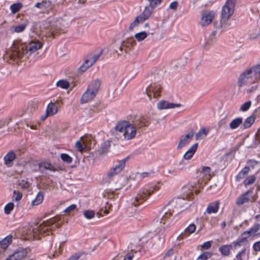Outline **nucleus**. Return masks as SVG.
Wrapping results in <instances>:
<instances>
[{
  "label": "nucleus",
  "mask_w": 260,
  "mask_h": 260,
  "mask_svg": "<svg viewBox=\"0 0 260 260\" xmlns=\"http://www.w3.org/2000/svg\"><path fill=\"white\" fill-rule=\"evenodd\" d=\"M260 81V64L251 67L245 70L239 76L238 86L244 92L249 93L255 91L257 83Z\"/></svg>",
  "instance_id": "nucleus-1"
},
{
  "label": "nucleus",
  "mask_w": 260,
  "mask_h": 260,
  "mask_svg": "<svg viewBox=\"0 0 260 260\" xmlns=\"http://www.w3.org/2000/svg\"><path fill=\"white\" fill-rule=\"evenodd\" d=\"M41 42L36 40L32 41L28 44L19 42H15L11 50L7 53L8 56L12 60L21 59L23 56H28L40 49L42 47Z\"/></svg>",
  "instance_id": "nucleus-2"
},
{
  "label": "nucleus",
  "mask_w": 260,
  "mask_h": 260,
  "mask_svg": "<svg viewBox=\"0 0 260 260\" xmlns=\"http://www.w3.org/2000/svg\"><path fill=\"white\" fill-rule=\"evenodd\" d=\"M186 203V200L183 198H179L175 201H171L165 207L162 212L159 214L157 220L159 221L160 223L165 224L171 215L179 213Z\"/></svg>",
  "instance_id": "nucleus-3"
},
{
  "label": "nucleus",
  "mask_w": 260,
  "mask_h": 260,
  "mask_svg": "<svg viewBox=\"0 0 260 260\" xmlns=\"http://www.w3.org/2000/svg\"><path fill=\"white\" fill-rule=\"evenodd\" d=\"M115 128L122 140H131L135 137L137 134L136 126L126 121L119 122Z\"/></svg>",
  "instance_id": "nucleus-4"
},
{
  "label": "nucleus",
  "mask_w": 260,
  "mask_h": 260,
  "mask_svg": "<svg viewBox=\"0 0 260 260\" xmlns=\"http://www.w3.org/2000/svg\"><path fill=\"white\" fill-rule=\"evenodd\" d=\"M63 224L60 217L56 216L46 221H44L39 225L36 226V231L39 236H44L49 235L51 231L55 228H58Z\"/></svg>",
  "instance_id": "nucleus-5"
},
{
  "label": "nucleus",
  "mask_w": 260,
  "mask_h": 260,
  "mask_svg": "<svg viewBox=\"0 0 260 260\" xmlns=\"http://www.w3.org/2000/svg\"><path fill=\"white\" fill-rule=\"evenodd\" d=\"M159 189L158 185L145 187L141 189L136 197L133 199L132 204L134 207H137L145 201L148 197L154 191Z\"/></svg>",
  "instance_id": "nucleus-6"
},
{
  "label": "nucleus",
  "mask_w": 260,
  "mask_h": 260,
  "mask_svg": "<svg viewBox=\"0 0 260 260\" xmlns=\"http://www.w3.org/2000/svg\"><path fill=\"white\" fill-rule=\"evenodd\" d=\"M101 85L100 81L96 80L91 82L86 91L82 95L81 102L85 103L92 100L97 94Z\"/></svg>",
  "instance_id": "nucleus-7"
},
{
  "label": "nucleus",
  "mask_w": 260,
  "mask_h": 260,
  "mask_svg": "<svg viewBox=\"0 0 260 260\" xmlns=\"http://www.w3.org/2000/svg\"><path fill=\"white\" fill-rule=\"evenodd\" d=\"M95 144V140L91 135L87 134L77 141L75 144V148L80 152H82L87 148H90Z\"/></svg>",
  "instance_id": "nucleus-8"
},
{
  "label": "nucleus",
  "mask_w": 260,
  "mask_h": 260,
  "mask_svg": "<svg viewBox=\"0 0 260 260\" xmlns=\"http://www.w3.org/2000/svg\"><path fill=\"white\" fill-rule=\"evenodd\" d=\"M102 54V50L101 49H98L88 54L86 56L84 62L79 68L80 71L81 72H85L98 60Z\"/></svg>",
  "instance_id": "nucleus-9"
},
{
  "label": "nucleus",
  "mask_w": 260,
  "mask_h": 260,
  "mask_svg": "<svg viewBox=\"0 0 260 260\" xmlns=\"http://www.w3.org/2000/svg\"><path fill=\"white\" fill-rule=\"evenodd\" d=\"M125 165V159H122L118 161L114 167L110 170L107 175L104 178V182L105 183L110 182L111 179L122 170Z\"/></svg>",
  "instance_id": "nucleus-10"
},
{
  "label": "nucleus",
  "mask_w": 260,
  "mask_h": 260,
  "mask_svg": "<svg viewBox=\"0 0 260 260\" xmlns=\"http://www.w3.org/2000/svg\"><path fill=\"white\" fill-rule=\"evenodd\" d=\"M235 0H227L222 7L221 16L222 20H228L234 13L235 10Z\"/></svg>",
  "instance_id": "nucleus-11"
},
{
  "label": "nucleus",
  "mask_w": 260,
  "mask_h": 260,
  "mask_svg": "<svg viewBox=\"0 0 260 260\" xmlns=\"http://www.w3.org/2000/svg\"><path fill=\"white\" fill-rule=\"evenodd\" d=\"M198 171V177L202 180L200 182L201 185L202 182L206 184L210 180L211 169L209 167L201 166L199 168Z\"/></svg>",
  "instance_id": "nucleus-12"
},
{
  "label": "nucleus",
  "mask_w": 260,
  "mask_h": 260,
  "mask_svg": "<svg viewBox=\"0 0 260 260\" xmlns=\"http://www.w3.org/2000/svg\"><path fill=\"white\" fill-rule=\"evenodd\" d=\"M215 16V13L213 11H206L202 15L200 25L202 27H206L210 24Z\"/></svg>",
  "instance_id": "nucleus-13"
},
{
  "label": "nucleus",
  "mask_w": 260,
  "mask_h": 260,
  "mask_svg": "<svg viewBox=\"0 0 260 260\" xmlns=\"http://www.w3.org/2000/svg\"><path fill=\"white\" fill-rule=\"evenodd\" d=\"M194 134L193 130L190 129L185 135L181 136L177 145V148L180 149L187 146L191 140Z\"/></svg>",
  "instance_id": "nucleus-14"
},
{
  "label": "nucleus",
  "mask_w": 260,
  "mask_h": 260,
  "mask_svg": "<svg viewBox=\"0 0 260 260\" xmlns=\"http://www.w3.org/2000/svg\"><path fill=\"white\" fill-rule=\"evenodd\" d=\"M146 91L150 99H151L152 95L154 98H157L160 95L161 87L159 84H153L146 89Z\"/></svg>",
  "instance_id": "nucleus-15"
},
{
  "label": "nucleus",
  "mask_w": 260,
  "mask_h": 260,
  "mask_svg": "<svg viewBox=\"0 0 260 260\" xmlns=\"http://www.w3.org/2000/svg\"><path fill=\"white\" fill-rule=\"evenodd\" d=\"M22 234L25 236L24 239L25 240H31L41 238V237L39 236L38 232L36 231V228L30 227L24 229L22 232Z\"/></svg>",
  "instance_id": "nucleus-16"
},
{
  "label": "nucleus",
  "mask_w": 260,
  "mask_h": 260,
  "mask_svg": "<svg viewBox=\"0 0 260 260\" xmlns=\"http://www.w3.org/2000/svg\"><path fill=\"white\" fill-rule=\"evenodd\" d=\"M254 200L252 197V191L248 190L237 198L236 204L238 205H241L248 202H253Z\"/></svg>",
  "instance_id": "nucleus-17"
},
{
  "label": "nucleus",
  "mask_w": 260,
  "mask_h": 260,
  "mask_svg": "<svg viewBox=\"0 0 260 260\" xmlns=\"http://www.w3.org/2000/svg\"><path fill=\"white\" fill-rule=\"evenodd\" d=\"M132 46V40H127L123 41L121 45L118 48L119 51L116 50V52L117 53L118 55H122L126 53L128 51H129L131 49Z\"/></svg>",
  "instance_id": "nucleus-18"
},
{
  "label": "nucleus",
  "mask_w": 260,
  "mask_h": 260,
  "mask_svg": "<svg viewBox=\"0 0 260 260\" xmlns=\"http://www.w3.org/2000/svg\"><path fill=\"white\" fill-rule=\"evenodd\" d=\"M181 106L180 104H174L167 101H160L157 104V108L160 110L174 109Z\"/></svg>",
  "instance_id": "nucleus-19"
},
{
  "label": "nucleus",
  "mask_w": 260,
  "mask_h": 260,
  "mask_svg": "<svg viewBox=\"0 0 260 260\" xmlns=\"http://www.w3.org/2000/svg\"><path fill=\"white\" fill-rule=\"evenodd\" d=\"M184 164L183 161H180L179 163L172 166L168 170V173L172 176H176L178 175L181 171L184 168Z\"/></svg>",
  "instance_id": "nucleus-20"
},
{
  "label": "nucleus",
  "mask_w": 260,
  "mask_h": 260,
  "mask_svg": "<svg viewBox=\"0 0 260 260\" xmlns=\"http://www.w3.org/2000/svg\"><path fill=\"white\" fill-rule=\"evenodd\" d=\"M51 1L49 0L43 1L41 3H37L35 5V7L43 10V13H48L52 9Z\"/></svg>",
  "instance_id": "nucleus-21"
},
{
  "label": "nucleus",
  "mask_w": 260,
  "mask_h": 260,
  "mask_svg": "<svg viewBox=\"0 0 260 260\" xmlns=\"http://www.w3.org/2000/svg\"><path fill=\"white\" fill-rule=\"evenodd\" d=\"M76 86V78L75 76H68L66 77V90L69 93Z\"/></svg>",
  "instance_id": "nucleus-22"
},
{
  "label": "nucleus",
  "mask_w": 260,
  "mask_h": 260,
  "mask_svg": "<svg viewBox=\"0 0 260 260\" xmlns=\"http://www.w3.org/2000/svg\"><path fill=\"white\" fill-rule=\"evenodd\" d=\"M196 226L193 223L189 224L178 237V239H183L187 237L189 234L194 233L196 231Z\"/></svg>",
  "instance_id": "nucleus-23"
},
{
  "label": "nucleus",
  "mask_w": 260,
  "mask_h": 260,
  "mask_svg": "<svg viewBox=\"0 0 260 260\" xmlns=\"http://www.w3.org/2000/svg\"><path fill=\"white\" fill-rule=\"evenodd\" d=\"M198 147V144L195 143L192 145L189 149L185 153L183 158L186 160H189L192 158L195 152H196Z\"/></svg>",
  "instance_id": "nucleus-24"
},
{
  "label": "nucleus",
  "mask_w": 260,
  "mask_h": 260,
  "mask_svg": "<svg viewBox=\"0 0 260 260\" xmlns=\"http://www.w3.org/2000/svg\"><path fill=\"white\" fill-rule=\"evenodd\" d=\"M219 207L218 202H215L210 203L207 208L206 211L209 214L216 213L217 212Z\"/></svg>",
  "instance_id": "nucleus-25"
},
{
  "label": "nucleus",
  "mask_w": 260,
  "mask_h": 260,
  "mask_svg": "<svg viewBox=\"0 0 260 260\" xmlns=\"http://www.w3.org/2000/svg\"><path fill=\"white\" fill-rule=\"evenodd\" d=\"M16 158V155L15 153L12 151L9 152L4 157L5 164L10 167L12 162Z\"/></svg>",
  "instance_id": "nucleus-26"
},
{
  "label": "nucleus",
  "mask_w": 260,
  "mask_h": 260,
  "mask_svg": "<svg viewBox=\"0 0 260 260\" xmlns=\"http://www.w3.org/2000/svg\"><path fill=\"white\" fill-rule=\"evenodd\" d=\"M208 128H202L195 135L196 139L200 140L205 138L209 133Z\"/></svg>",
  "instance_id": "nucleus-27"
},
{
  "label": "nucleus",
  "mask_w": 260,
  "mask_h": 260,
  "mask_svg": "<svg viewBox=\"0 0 260 260\" xmlns=\"http://www.w3.org/2000/svg\"><path fill=\"white\" fill-rule=\"evenodd\" d=\"M27 253L26 249H22L17 251L11 255L16 260H21L26 256Z\"/></svg>",
  "instance_id": "nucleus-28"
},
{
  "label": "nucleus",
  "mask_w": 260,
  "mask_h": 260,
  "mask_svg": "<svg viewBox=\"0 0 260 260\" xmlns=\"http://www.w3.org/2000/svg\"><path fill=\"white\" fill-rule=\"evenodd\" d=\"M46 113L49 116H52L57 112V108L54 103H50L46 109Z\"/></svg>",
  "instance_id": "nucleus-29"
},
{
  "label": "nucleus",
  "mask_w": 260,
  "mask_h": 260,
  "mask_svg": "<svg viewBox=\"0 0 260 260\" xmlns=\"http://www.w3.org/2000/svg\"><path fill=\"white\" fill-rule=\"evenodd\" d=\"M148 120L145 117H141L134 122V124L136 126L137 128H141L143 126H146L149 124Z\"/></svg>",
  "instance_id": "nucleus-30"
},
{
  "label": "nucleus",
  "mask_w": 260,
  "mask_h": 260,
  "mask_svg": "<svg viewBox=\"0 0 260 260\" xmlns=\"http://www.w3.org/2000/svg\"><path fill=\"white\" fill-rule=\"evenodd\" d=\"M63 243L59 244L55 247V249L51 255H49L50 258H55L60 255L63 250Z\"/></svg>",
  "instance_id": "nucleus-31"
},
{
  "label": "nucleus",
  "mask_w": 260,
  "mask_h": 260,
  "mask_svg": "<svg viewBox=\"0 0 260 260\" xmlns=\"http://www.w3.org/2000/svg\"><path fill=\"white\" fill-rule=\"evenodd\" d=\"M243 123V119L241 117H238L233 119L230 123V127L231 129H235L239 127Z\"/></svg>",
  "instance_id": "nucleus-32"
},
{
  "label": "nucleus",
  "mask_w": 260,
  "mask_h": 260,
  "mask_svg": "<svg viewBox=\"0 0 260 260\" xmlns=\"http://www.w3.org/2000/svg\"><path fill=\"white\" fill-rule=\"evenodd\" d=\"M39 168L40 171L44 170H49L50 171H55V168L49 162L43 161L39 164Z\"/></svg>",
  "instance_id": "nucleus-33"
},
{
  "label": "nucleus",
  "mask_w": 260,
  "mask_h": 260,
  "mask_svg": "<svg viewBox=\"0 0 260 260\" xmlns=\"http://www.w3.org/2000/svg\"><path fill=\"white\" fill-rule=\"evenodd\" d=\"M232 246L231 245H223L219 247V250L223 256H228L230 254Z\"/></svg>",
  "instance_id": "nucleus-34"
},
{
  "label": "nucleus",
  "mask_w": 260,
  "mask_h": 260,
  "mask_svg": "<svg viewBox=\"0 0 260 260\" xmlns=\"http://www.w3.org/2000/svg\"><path fill=\"white\" fill-rule=\"evenodd\" d=\"M12 242V236H8L0 241V247L6 249Z\"/></svg>",
  "instance_id": "nucleus-35"
},
{
  "label": "nucleus",
  "mask_w": 260,
  "mask_h": 260,
  "mask_svg": "<svg viewBox=\"0 0 260 260\" xmlns=\"http://www.w3.org/2000/svg\"><path fill=\"white\" fill-rule=\"evenodd\" d=\"M247 243V237H242L233 242L234 247L237 248L239 247L245 245Z\"/></svg>",
  "instance_id": "nucleus-36"
},
{
  "label": "nucleus",
  "mask_w": 260,
  "mask_h": 260,
  "mask_svg": "<svg viewBox=\"0 0 260 260\" xmlns=\"http://www.w3.org/2000/svg\"><path fill=\"white\" fill-rule=\"evenodd\" d=\"M255 118L254 116L251 115L247 117L244 121L243 126L244 128H247L251 126L254 123Z\"/></svg>",
  "instance_id": "nucleus-37"
},
{
  "label": "nucleus",
  "mask_w": 260,
  "mask_h": 260,
  "mask_svg": "<svg viewBox=\"0 0 260 260\" xmlns=\"http://www.w3.org/2000/svg\"><path fill=\"white\" fill-rule=\"evenodd\" d=\"M151 14V10L148 7H146L143 12L139 15V17H141V19L144 21L147 19Z\"/></svg>",
  "instance_id": "nucleus-38"
},
{
  "label": "nucleus",
  "mask_w": 260,
  "mask_h": 260,
  "mask_svg": "<svg viewBox=\"0 0 260 260\" xmlns=\"http://www.w3.org/2000/svg\"><path fill=\"white\" fill-rule=\"evenodd\" d=\"M23 5L21 3L18 2L12 4L10 6V9L13 14H15L19 11V10L22 8Z\"/></svg>",
  "instance_id": "nucleus-39"
},
{
  "label": "nucleus",
  "mask_w": 260,
  "mask_h": 260,
  "mask_svg": "<svg viewBox=\"0 0 260 260\" xmlns=\"http://www.w3.org/2000/svg\"><path fill=\"white\" fill-rule=\"evenodd\" d=\"M144 21L141 19V17L139 16H137L134 21L130 24L129 29L131 30H133L136 27H137L140 23H143Z\"/></svg>",
  "instance_id": "nucleus-40"
},
{
  "label": "nucleus",
  "mask_w": 260,
  "mask_h": 260,
  "mask_svg": "<svg viewBox=\"0 0 260 260\" xmlns=\"http://www.w3.org/2000/svg\"><path fill=\"white\" fill-rule=\"evenodd\" d=\"M148 35L146 32L143 31L136 33L135 35V38L137 41L141 42L145 40L147 37Z\"/></svg>",
  "instance_id": "nucleus-41"
},
{
  "label": "nucleus",
  "mask_w": 260,
  "mask_h": 260,
  "mask_svg": "<svg viewBox=\"0 0 260 260\" xmlns=\"http://www.w3.org/2000/svg\"><path fill=\"white\" fill-rule=\"evenodd\" d=\"M43 200V194L42 192H40L36 196L35 200L32 201V206H37L40 205Z\"/></svg>",
  "instance_id": "nucleus-42"
},
{
  "label": "nucleus",
  "mask_w": 260,
  "mask_h": 260,
  "mask_svg": "<svg viewBox=\"0 0 260 260\" xmlns=\"http://www.w3.org/2000/svg\"><path fill=\"white\" fill-rule=\"evenodd\" d=\"M260 229V224L256 223L248 231H245L243 233V235L247 234H254Z\"/></svg>",
  "instance_id": "nucleus-43"
},
{
  "label": "nucleus",
  "mask_w": 260,
  "mask_h": 260,
  "mask_svg": "<svg viewBox=\"0 0 260 260\" xmlns=\"http://www.w3.org/2000/svg\"><path fill=\"white\" fill-rule=\"evenodd\" d=\"M83 215L87 219H91L95 216V212L92 210H87L84 211Z\"/></svg>",
  "instance_id": "nucleus-44"
},
{
  "label": "nucleus",
  "mask_w": 260,
  "mask_h": 260,
  "mask_svg": "<svg viewBox=\"0 0 260 260\" xmlns=\"http://www.w3.org/2000/svg\"><path fill=\"white\" fill-rule=\"evenodd\" d=\"M252 103L251 101H247L241 105L239 110L242 112H246L248 111L251 107Z\"/></svg>",
  "instance_id": "nucleus-45"
},
{
  "label": "nucleus",
  "mask_w": 260,
  "mask_h": 260,
  "mask_svg": "<svg viewBox=\"0 0 260 260\" xmlns=\"http://www.w3.org/2000/svg\"><path fill=\"white\" fill-rule=\"evenodd\" d=\"M110 142L109 141H105L102 145V152L103 153H106L110 147Z\"/></svg>",
  "instance_id": "nucleus-46"
},
{
  "label": "nucleus",
  "mask_w": 260,
  "mask_h": 260,
  "mask_svg": "<svg viewBox=\"0 0 260 260\" xmlns=\"http://www.w3.org/2000/svg\"><path fill=\"white\" fill-rule=\"evenodd\" d=\"M14 204L12 202H10L8 204H7L4 208L5 212L6 214H9L10 212L14 208Z\"/></svg>",
  "instance_id": "nucleus-47"
},
{
  "label": "nucleus",
  "mask_w": 260,
  "mask_h": 260,
  "mask_svg": "<svg viewBox=\"0 0 260 260\" xmlns=\"http://www.w3.org/2000/svg\"><path fill=\"white\" fill-rule=\"evenodd\" d=\"M26 27V24H22L18 26H14V31L16 32L19 33L23 31Z\"/></svg>",
  "instance_id": "nucleus-48"
},
{
  "label": "nucleus",
  "mask_w": 260,
  "mask_h": 260,
  "mask_svg": "<svg viewBox=\"0 0 260 260\" xmlns=\"http://www.w3.org/2000/svg\"><path fill=\"white\" fill-rule=\"evenodd\" d=\"M212 254L210 252H206L201 254L199 257L198 259L203 260H207L212 256Z\"/></svg>",
  "instance_id": "nucleus-49"
},
{
  "label": "nucleus",
  "mask_w": 260,
  "mask_h": 260,
  "mask_svg": "<svg viewBox=\"0 0 260 260\" xmlns=\"http://www.w3.org/2000/svg\"><path fill=\"white\" fill-rule=\"evenodd\" d=\"M220 34V32H218L217 30H213L209 35V39L211 41H213L216 39L217 36H218Z\"/></svg>",
  "instance_id": "nucleus-50"
},
{
  "label": "nucleus",
  "mask_w": 260,
  "mask_h": 260,
  "mask_svg": "<svg viewBox=\"0 0 260 260\" xmlns=\"http://www.w3.org/2000/svg\"><path fill=\"white\" fill-rule=\"evenodd\" d=\"M22 197V194L21 192L18 190H15L14 191V200L16 201H19L21 200Z\"/></svg>",
  "instance_id": "nucleus-51"
},
{
  "label": "nucleus",
  "mask_w": 260,
  "mask_h": 260,
  "mask_svg": "<svg viewBox=\"0 0 260 260\" xmlns=\"http://www.w3.org/2000/svg\"><path fill=\"white\" fill-rule=\"evenodd\" d=\"M249 169L248 167H244L238 174L237 177L240 178H243L244 176L247 174L249 172Z\"/></svg>",
  "instance_id": "nucleus-52"
},
{
  "label": "nucleus",
  "mask_w": 260,
  "mask_h": 260,
  "mask_svg": "<svg viewBox=\"0 0 260 260\" xmlns=\"http://www.w3.org/2000/svg\"><path fill=\"white\" fill-rule=\"evenodd\" d=\"M255 180V178L254 176H250L247 177L245 180V184L246 185H249L252 184Z\"/></svg>",
  "instance_id": "nucleus-53"
},
{
  "label": "nucleus",
  "mask_w": 260,
  "mask_h": 260,
  "mask_svg": "<svg viewBox=\"0 0 260 260\" xmlns=\"http://www.w3.org/2000/svg\"><path fill=\"white\" fill-rule=\"evenodd\" d=\"M21 188L23 189L28 188L29 187V183L25 180H22L19 184Z\"/></svg>",
  "instance_id": "nucleus-54"
},
{
  "label": "nucleus",
  "mask_w": 260,
  "mask_h": 260,
  "mask_svg": "<svg viewBox=\"0 0 260 260\" xmlns=\"http://www.w3.org/2000/svg\"><path fill=\"white\" fill-rule=\"evenodd\" d=\"M149 1L152 8H155L158 5H159L161 2V0H149Z\"/></svg>",
  "instance_id": "nucleus-55"
},
{
  "label": "nucleus",
  "mask_w": 260,
  "mask_h": 260,
  "mask_svg": "<svg viewBox=\"0 0 260 260\" xmlns=\"http://www.w3.org/2000/svg\"><path fill=\"white\" fill-rule=\"evenodd\" d=\"M80 256V253H75L70 256L67 260H78Z\"/></svg>",
  "instance_id": "nucleus-56"
},
{
  "label": "nucleus",
  "mask_w": 260,
  "mask_h": 260,
  "mask_svg": "<svg viewBox=\"0 0 260 260\" xmlns=\"http://www.w3.org/2000/svg\"><path fill=\"white\" fill-rule=\"evenodd\" d=\"M245 252V248H244L242 250L238 253L236 255V257L238 260H243L242 256L244 255Z\"/></svg>",
  "instance_id": "nucleus-57"
},
{
  "label": "nucleus",
  "mask_w": 260,
  "mask_h": 260,
  "mask_svg": "<svg viewBox=\"0 0 260 260\" xmlns=\"http://www.w3.org/2000/svg\"><path fill=\"white\" fill-rule=\"evenodd\" d=\"M253 249L256 251H260V241L255 242L253 245Z\"/></svg>",
  "instance_id": "nucleus-58"
},
{
  "label": "nucleus",
  "mask_w": 260,
  "mask_h": 260,
  "mask_svg": "<svg viewBox=\"0 0 260 260\" xmlns=\"http://www.w3.org/2000/svg\"><path fill=\"white\" fill-rule=\"evenodd\" d=\"M211 243L210 241H207V242H205L204 243H203L202 245H201V247L204 248V249H208L209 248H210L211 247Z\"/></svg>",
  "instance_id": "nucleus-59"
},
{
  "label": "nucleus",
  "mask_w": 260,
  "mask_h": 260,
  "mask_svg": "<svg viewBox=\"0 0 260 260\" xmlns=\"http://www.w3.org/2000/svg\"><path fill=\"white\" fill-rule=\"evenodd\" d=\"M77 207L76 205L72 204L69 207L66 208V213H69L73 210H74Z\"/></svg>",
  "instance_id": "nucleus-60"
},
{
  "label": "nucleus",
  "mask_w": 260,
  "mask_h": 260,
  "mask_svg": "<svg viewBox=\"0 0 260 260\" xmlns=\"http://www.w3.org/2000/svg\"><path fill=\"white\" fill-rule=\"evenodd\" d=\"M56 85L57 87H60L64 89L65 88V80H60L56 83Z\"/></svg>",
  "instance_id": "nucleus-61"
},
{
  "label": "nucleus",
  "mask_w": 260,
  "mask_h": 260,
  "mask_svg": "<svg viewBox=\"0 0 260 260\" xmlns=\"http://www.w3.org/2000/svg\"><path fill=\"white\" fill-rule=\"evenodd\" d=\"M26 125L28 127H30V128L32 129H37L38 127L40 125V123L38 122L37 124L32 125H29L28 123H27Z\"/></svg>",
  "instance_id": "nucleus-62"
},
{
  "label": "nucleus",
  "mask_w": 260,
  "mask_h": 260,
  "mask_svg": "<svg viewBox=\"0 0 260 260\" xmlns=\"http://www.w3.org/2000/svg\"><path fill=\"white\" fill-rule=\"evenodd\" d=\"M134 256L133 254L132 253H128L126 255L123 260H132Z\"/></svg>",
  "instance_id": "nucleus-63"
},
{
  "label": "nucleus",
  "mask_w": 260,
  "mask_h": 260,
  "mask_svg": "<svg viewBox=\"0 0 260 260\" xmlns=\"http://www.w3.org/2000/svg\"><path fill=\"white\" fill-rule=\"evenodd\" d=\"M177 7V3L176 2H173L170 5V8L172 9H176Z\"/></svg>",
  "instance_id": "nucleus-64"
}]
</instances>
